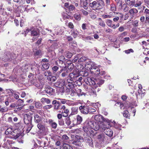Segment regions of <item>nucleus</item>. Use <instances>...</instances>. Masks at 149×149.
I'll return each mask as SVG.
<instances>
[{"mask_svg": "<svg viewBox=\"0 0 149 149\" xmlns=\"http://www.w3.org/2000/svg\"><path fill=\"white\" fill-rule=\"evenodd\" d=\"M63 147L66 149H68L69 147V145L66 143H63Z\"/></svg>", "mask_w": 149, "mask_h": 149, "instance_id": "13d9d810", "label": "nucleus"}, {"mask_svg": "<svg viewBox=\"0 0 149 149\" xmlns=\"http://www.w3.org/2000/svg\"><path fill=\"white\" fill-rule=\"evenodd\" d=\"M65 81L64 80L61 79L56 82L54 84V86L58 88H61L64 86Z\"/></svg>", "mask_w": 149, "mask_h": 149, "instance_id": "9b49d317", "label": "nucleus"}, {"mask_svg": "<svg viewBox=\"0 0 149 149\" xmlns=\"http://www.w3.org/2000/svg\"><path fill=\"white\" fill-rule=\"evenodd\" d=\"M45 76H49L51 75L52 73L49 71H48L47 72H45Z\"/></svg>", "mask_w": 149, "mask_h": 149, "instance_id": "69168bd1", "label": "nucleus"}, {"mask_svg": "<svg viewBox=\"0 0 149 149\" xmlns=\"http://www.w3.org/2000/svg\"><path fill=\"white\" fill-rule=\"evenodd\" d=\"M42 54V52L40 50H37L35 53V55L36 56H41Z\"/></svg>", "mask_w": 149, "mask_h": 149, "instance_id": "4c0bfd02", "label": "nucleus"}, {"mask_svg": "<svg viewBox=\"0 0 149 149\" xmlns=\"http://www.w3.org/2000/svg\"><path fill=\"white\" fill-rule=\"evenodd\" d=\"M96 111L95 109L92 108L91 107H89L88 113H91L95 112Z\"/></svg>", "mask_w": 149, "mask_h": 149, "instance_id": "8fccbe9b", "label": "nucleus"}, {"mask_svg": "<svg viewBox=\"0 0 149 149\" xmlns=\"http://www.w3.org/2000/svg\"><path fill=\"white\" fill-rule=\"evenodd\" d=\"M23 0H13L14 2L17 3L19 4H22L24 3V1H23Z\"/></svg>", "mask_w": 149, "mask_h": 149, "instance_id": "79ce46f5", "label": "nucleus"}, {"mask_svg": "<svg viewBox=\"0 0 149 149\" xmlns=\"http://www.w3.org/2000/svg\"><path fill=\"white\" fill-rule=\"evenodd\" d=\"M88 80L89 85L92 86L91 91L95 95L97 92H98L101 89L100 87L104 83L103 80L101 79L88 78Z\"/></svg>", "mask_w": 149, "mask_h": 149, "instance_id": "f257e3e1", "label": "nucleus"}, {"mask_svg": "<svg viewBox=\"0 0 149 149\" xmlns=\"http://www.w3.org/2000/svg\"><path fill=\"white\" fill-rule=\"evenodd\" d=\"M103 121L106 122L107 123L106 124H105L106 125L110 126L111 121L107 119V118H103ZM105 124L104 123V124Z\"/></svg>", "mask_w": 149, "mask_h": 149, "instance_id": "ea45409f", "label": "nucleus"}, {"mask_svg": "<svg viewBox=\"0 0 149 149\" xmlns=\"http://www.w3.org/2000/svg\"><path fill=\"white\" fill-rule=\"evenodd\" d=\"M106 23L109 26L114 29L120 26V24L119 23H117L116 25L113 23V22L112 20L109 19H107L106 20Z\"/></svg>", "mask_w": 149, "mask_h": 149, "instance_id": "1a4fd4ad", "label": "nucleus"}, {"mask_svg": "<svg viewBox=\"0 0 149 149\" xmlns=\"http://www.w3.org/2000/svg\"><path fill=\"white\" fill-rule=\"evenodd\" d=\"M83 129L84 131L87 133L91 131L92 129L96 131L98 130L99 129V126L94 121H87L86 122Z\"/></svg>", "mask_w": 149, "mask_h": 149, "instance_id": "f03ea898", "label": "nucleus"}, {"mask_svg": "<svg viewBox=\"0 0 149 149\" xmlns=\"http://www.w3.org/2000/svg\"><path fill=\"white\" fill-rule=\"evenodd\" d=\"M85 141L88 143V144L90 146L92 147L93 146V143L92 141V140L91 137L88 136L85 138Z\"/></svg>", "mask_w": 149, "mask_h": 149, "instance_id": "dca6fc26", "label": "nucleus"}, {"mask_svg": "<svg viewBox=\"0 0 149 149\" xmlns=\"http://www.w3.org/2000/svg\"><path fill=\"white\" fill-rule=\"evenodd\" d=\"M33 78V80H30V82L31 83V84L33 85L36 82V79L35 77H34V78Z\"/></svg>", "mask_w": 149, "mask_h": 149, "instance_id": "bf43d9fd", "label": "nucleus"}, {"mask_svg": "<svg viewBox=\"0 0 149 149\" xmlns=\"http://www.w3.org/2000/svg\"><path fill=\"white\" fill-rule=\"evenodd\" d=\"M37 127L40 132L43 133H46L48 131V129L45 127V126L42 125L41 123H38L37 125Z\"/></svg>", "mask_w": 149, "mask_h": 149, "instance_id": "9d476101", "label": "nucleus"}, {"mask_svg": "<svg viewBox=\"0 0 149 149\" xmlns=\"http://www.w3.org/2000/svg\"><path fill=\"white\" fill-rule=\"evenodd\" d=\"M77 91V94L79 96H82L83 95H85V93L81 92V90L80 89H78L77 90H76Z\"/></svg>", "mask_w": 149, "mask_h": 149, "instance_id": "7c9ffc66", "label": "nucleus"}, {"mask_svg": "<svg viewBox=\"0 0 149 149\" xmlns=\"http://www.w3.org/2000/svg\"><path fill=\"white\" fill-rule=\"evenodd\" d=\"M111 10L113 11H115L116 10V8L115 5L111 4Z\"/></svg>", "mask_w": 149, "mask_h": 149, "instance_id": "c03bdc74", "label": "nucleus"}, {"mask_svg": "<svg viewBox=\"0 0 149 149\" xmlns=\"http://www.w3.org/2000/svg\"><path fill=\"white\" fill-rule=\"evenodd\" d=\"M35 106L36 108L37 109H40L42 107L41 104L40 102H36L35 103Z\"/></svg>", "mask_w": 149, "mask_h": 149, "instance_id": "58836bf2", "label": "nucleus"}, {"mask_svg": "<svg viewBox=\"0 0 149 149\" xmlns=\"http://www.w3.org/2000/svg\"><path fill=\"white\" fill-rule=\"evenodd\" d=\"M14 56V54H11L10 52H7L4 54L2 60L5 61H10L11 59L15 58Z\"/></svg>", "mask_w": 149, "mask_h": 149, "instance_id": "39448f33", "label": "nucleus"}, {"mask_svg": "<svg viewBox=\"0 0 149 149\" xmlns=\"http://www.w3.org/2000/svg\"><path fill=\"white\" fill-rule=\"evenodd\" d=\"M48 122L52 128L55 129L56 128L57 126V124L55 122H53V120L52 119H49Z\"/></svg>", "mask_w": 149, "mask_h": 149, "instance_id": "412c9836", "label": "nucleus"}, {"mask_svg": "<svg viewBox=\"0 0 149 149\" xmlns=\"http://www.w3.org/2000/svg\"><path fill=\"white\" fill-rule=\"evenodd\" d=\"M123 115L124 117L128 118H130V115L128 111L127 110L124 111Z\"/></svg>", "mask_w": 149, "mask_h": 149, "instance_id": "473e14b6", "label": "nucleus"}, {"mask_svg": "<svg viewBox=\"0 0 149 149\" xmlns=\"http://www.w3.org/2000/svg\"><path fill=\"white\" fill-rule=\"evenodd\" d=\"M75 133L78 135L75 134V145L81 146V141L83 140V138L80 136V134L81 133V131L79 129H76L75 130Z\"/></svg>", "mask_w": 149, "mask_h": 149, "instance_id": "20e7f679", "label": "nucleus"}, {"mask_svg": "<svg viewBox=\"0 0 149 149\" xmlns=\"http://www.w3.org/2000/svg\"><path fill=\"white\" fill-rule=\"evenodd\" d=\"M62 115L64 117H66L68 115L69 110L67 109L62 111Z\"/></svg>", "mask_w": 149, "mask_h": 149, "instance_id": "2f4dec72", "label": "nucleus"}, {"mask_svg": "<svg viewBox=\"0 0 149 149\" xmlns=\"http://www.w3.org/2000/svg\"><path fill=\"white\" fill-rule=\"evenodd\" d=\"M42 120V118L40 117L38 114H36L34 116V121L35 123H38L41 121Z\"/></svg>", "mask_w": 149, "mask_h": 149, "instance_id": "aec40b11", "label": "nucleus"}, {"mask_svg": "<svg viewBox=\"0 0 149 149\" xmlns=\"http://www.w3.org/2000/svg\"><path fill=\"white\" fill-rule=\"evenodd\" d=\"M45 91L49 95H52L54 94L53 89L50 87H48L47 88L45 89Z\"/></svg>", "mask_w": 149, "mask_h": 149, "instance_id": "a211bd4d", "label": "nucleus"}, {"mask_svg": "<svg viewBox=\"0 0 149 149\" xmlns=\"http://www.w3.org/2000/svg\"><path fill=\"white\" fill-rule=\"evenodd\" d=\"M86 58L84 56L82 57L79 60V62H81L84 61L86 60Z\"/></svg>", "mask_w": 149, "mask_h": 149, "instance_id": "49530a36", "label": "nucleus"}, {"mask_svg": "<svg viewBox=\"0 0 149 149\" xmlns=\"http://www.w3.org/2000/svg\"><path fill=\"white\" fill-rule=\"evenodd\" d=\"M91 17L93 19H95L96 18V16L94 14H92L90 15Z\"/></svg>", "mask_w": 149, "mask_h": 149, "instance_id": "338daca9", "label": "nucleus"}, {"mask_svg": "<svg viewBox=\"0 0 149 149\" xmlns=\"http://www.w3.org/2000/svg\"><path fill=\"white\" fill-rule=\"evenodd\" d=\"M65 56L68 58H70L72 57V54L70 52H68L65 54Z\"/></svg>", "mask_w": 149, "mask_h": 149, "instance_id": "de8ad7c7", "label": "nucleus"}, {"mask_svg": "<svg viewBox=\"0 0 149 149\" xmlns=\"http://www.w3.org/2000/svg\"><path fill=\"white\" fill-rule=\"evenodd\" d=\"M70 80L71 81V82H68V88L71 89V91L72 92L71 93V95L72 96H74V73L73 72L70 73Z\"/></svg>", "mask_w": 149, "mask_h": 149, "instance_id": "7ed1b4c3", "label": "nucleus"}, {"mask_svg": "<svg viewBox=\"0 0 149 149\" xmlns=\"http://www.w3.org/2000/svg\"><path fill=\"white\" fill-rule=\"evenodd\" d=\"M59 100L63 104H64L66 102L67 100L65 99H59Z\"/></svg>", "mask_w": 149, "mask_h": 149, "instance_id": "0e129e2a", "label": "nucleus"}, {"mask_svg": "<svg viewBox=\"0 0 149 149\" xmlns=\"http://www.w3.org/2000/svg\"><path fill=\"white\" fill-rule=\"evenodd\" d=\"M99 21V24L100 26L102 27H104L105 26V24L104 22L103 21L101 18H99L98 19Z\"/></svg>", "mask_w": 149, "mask_h": 149, "instance_id": "cd10ccee", "label": "nucleus"}, {"mask_svg": "<svg viewBox=\"0 0 149 149\" xmlns=\"http://www.w3.org/2000/svg\"><path fill=\"white\" fill-rule=\"evenodd\" d=\"M85 65H94L95 63L93 62H92L91 60L89 59L86 60Z\"/></svg>", "mask_w": 149, "mask_h": 149, "instance_id": "c756f323", "label": "nucleus"}, {"mask_svg": "<svg viewBox=\"0 0 149 149\" xmlns=\"http://www.w3.org/2000/svg\"><path fill=\"white\" fill-rule=\"evenodd\" d=\"M102 17L104 18H110L111 17V16L109 15H102Z\"/></svg>", "mask_w": 149, "mask_h": 149, "instance_id": "052dcab7", "label": "nucleus"}, {"mask_svg": "<svg viewBox=\"0 0 149 149\" xmlns=\"http://www.w3.org/2000/svg\"><path fill=\"white\" fill-rule=\"evenodd\" d=\"M80 3L81 6H83L84 9H87V8L88 2L89 1V0H80Z\"/></svg>", "mask_w": 149, "mask_h": 149, "instance_id": "f3484780", "label": "nucleus"}, {"mask_svg": "<svg viewBox=\"0 0 149 149\" xmlns=\"http://www.w3.org/2000/svg\"><path fill=\"white\" fill-rule=\"evenodd\" d=\"M138 22L139 21L137 20H135L134 22L133 25L135 26H138Z\"/></svg>", "mask_w": 149, "mask_h": 149, "instance_id": "e2e57ef3", "label": "nucleus"}, {"mask_svg": "<svg viewBox=\"0 0 149 149\" xmlns=\"http://www.w3.org/2000/svg\"><path fill=\"white\" fill-rule=\"evenodd\" d=\"M103 117L100 115H97L95 116L94 119L95 121L97 122H102Z\"/></svg>", "mask_w": 149, "mask_h": 149, "instance_id": "6ab92c4d", "label": "nucleus"}, {"mask_svg": "<svg viewBox=\"0 0 149 149\" xmlns=\"http://www.w3.org/2000/svg\"><path fill=\"white\" fill-rule=\"evenodd\" d=\"M31 35L32 36H34L37 38L39 36L38 32L36 30H33L31 32Z\"/></svg>", "mask_w": 149, "mask_h": 149, "instance_id": "393cba45", "label": "nucleus"}, {"mask_svg": "<svg viewBox=\"0 0 149 149\" xmlns=\"http://www.w3.org/2000/svg\"><path fill=\"white\" fill-rule=\"evenodd\" d=\"M3 141L4 143L2 146L4 148L7 147L8 145H10L13 143L12 141L10 140V138L6 135Z\"/></svg>", "mask_w": 149, "mask_h": 149, "instance_id": "0eeeda50", "label": "nucleus"}, {"mask_svg": "<svg viewBox=\"0 0 149 149\" xmlns=\"http://www.w3.org/2000/svg\"><path fill=\"white\" fill-rule=\"evenodd\" d=\"M109 126L106 125L105 124H103L102 129L104 133L109 137L112 136L113 132L111 129L109 128Z\"/></svg>", "mask_w": 149, "mask_h": 149, "instance_id": "423d86ee", "label": "nucleus"}, {"mask_svg": "<svg viewBox=\"0 0 149 149\" xmlns=\"http://www.w3.org/2000/svg\"><path fill=\"white\" fill-rule=\"evenodd\" d=\"M89 107L88 106H84V108L81 112L84 114H87L88 113Z\"/></svg>", "mask_w": 149, "mask_h": 149, "instance_id": "bb28decb", "label": "nucleus"}, {"mask_svg": "<svg viewBox=\"0 0 149 149\" xmlns=\"http://www.w3.org/2000/svg\"><path fill=\"white\" fill-rule=\"evenodd\" d=\"M99 4L97 2L94 1L90 2L89 6L93 10H95L97 9L99 7Z\"/></svg>", "mask_w": 149, "mask_h": 149, "instance_id": "f8f14e48", "label": "nucleus"}, {"mask_svg": "<svg viewBox=\"0 0 149 149\" xmlns=\"http://www.w3.org/2000/svg\"><path fill=\"white\" fill-rule=\"evenodd\" d=\"M28 127L27 128L26 130V132L27 133L29 132L30 131L33 127V125L31 123L28 124Z\"/></svg>", "mask_w": 149, "mask_h": 149, "instance_id": "a19ab883", "label": "nucleus"}, {"mask_svg": "<svg viewBox=\"0 0 149 149\" xmlns=\"http://www.w3.org/2000/svg\"><path fill=\"white\" fill-rule=\"evenodd\" d=\"M58 124L61 126L63 125L64 124V122L63 120L62 119L58 120Z\"/></svg>", "mask_w": 149, "mask_h": 149, "instance_id": "09e8293b", "label": "nucleus"}, {"mask_svg": "<svg viewBox=\"0 0 149 149\" xmlns=\"http://www.w3.org/2000/svg\"><path fill=\"white\" fill-rule=\"evenodd\" d=\"M77 123L78 124H80L82 121V119L81 116L78 115L77 117Z\"/></svg>", "mask_w": 149, "mask_h": 149, "instance_id": "72a5a7b5", "label": "nucleus"}, {"mask_svg": "<svg viewBox=\"0 0 149 149\" xmlns=\"http://www.w3.org/2000/svg\"><path fill=\"white\" fill-rule=\"evenodd\" d=\"M62 16L63 18L64 19H65L68 18L69 17V16L66 13H62Z\"/></svg>", "mask_w": 149, "mask_h": 149, "instance_id": "37998d69", "label": "nucleus"}, {"mask_svg": "<svg viewBox=\"0 0 149 149\" xmlns=\"http://www.w3.org/2000/svg\"><path fill=\"white\" fill-rule=\"evenodd\" d=\"M42 70V71H44L45 70L49 68V66H40Z\"/></svg>", "mask_w": 149, "mask_h": 149, "instance_id": "a18cd8bd", "label": "nucleus"}, {"mask_svg": "<svg viewBox=\"0 0 149 149\" xmlns=\"http://www.w3.org/2000/svg\"><path fill=\"white\" fill-rule=\"evenodd\" d=\"M13 96L17 100L18 99L19 97V96L16 93L13 94Z\"/></svg>", "mask_w": 149, "mask_h": 149, "instance_id": "774afa93", "label": "nucleus"}, {"mask_svg": "<svg viewBox=\"0 0 149 149\" xmlns=\"http://www.w3.org/2000/svg\"><path fill=\"white\" fill-rule=\"evenodd\" d=\"M81 19V17L80 14L79 13H76L75 14V19L78 21H80Z\"/></svg>", "mask_w": 149, "mask_h": 149, "instance_id": "e433bc0d", "label": "nucleus"}, {"mask_svg": "<svg viewBox=\"0 0 149 149\" xmlns=\"http://www.w3.org/2000/svg\"><path fill=\"white\" fill-rule=\"evenodd\" d=\"M67 66H66L64 68V70H62L63 71V72L62 74V76L63 77H64L66 75H68V69L67 68Z\"/></svg>", "mask_w": 149, "mask_h": 149, "instance_id": "a878e982", "label": "nucleus"}, {"mask_svg": "<svg viewBox=\"0 0 149 149\" xmlns=\"http://www.w3.org/2000/svg\"><path fill=\"white\" fill-rule=\"evenodd\" d=\"M141 4L142 3L140 1L137 0L136 1V2L134 3V5H133V6H134L135 7H139L141 6Z\"/></svg>", "mask_w": 149, "mask_h": 149, "instance_id": "f704fd0d", "label": "nucleus"}, {"mask_svg": "<svg viewBox=\"0 0 149 149\" xmlns=\"http://www.w3.org/2000/svg\"><path fill=\"white\" fill-rule=\"evenodd\" d=\"M32 116L27 114H25L24 115V120L25 124H28L31 123Z\"/></svg>", "mask_w": 149, "mask_h": 149, "instance_id": "6e6552de", "label": "nucleus"}, {"mask_svg": "<svg viewBox=\"0 0 149 149\" xmlns=\"http://www.w3.org/2000/svg\"><path fill=\"white\" fill-rule=\"evenodd\" d=\"M97 139L101 143H102L104 141L106 140V136L103 134H100L98 135Z\"/></svg>", "mask_w": 149, "mask_h": 149, "instance_id": "4468645a", "label": "nucleus"}, {"mask_svg": "<svg viewBox=\"0 0 149 149\" xmlns=\"http://www.w3.org/2000/svg\"><path fill=\"white\" fill-rule=\"evenodd\" d=\"M120 5L121 6V9L123 10L124 12H126L128 11L129 9V7L128 6H127L126 4L124 3L122 5V4H120Z\"/></svg>", "mask_w": 149, "mask_h": 149, "instance_id": "4be33fe9", "label": "nucleus"}, {"mask_svg": "<svg viewBox=\"0 0 149 149\" xmlns=\"http://www.w3.org/2000/svg\"><path fill=\"white\" fill-rule=\"evenodd\" d=\"M52 105H47L45 106L44 107V108L45 109H49L52 108Z\"/></svg>", "mask_w": 149, "mask_h": 149, "instance_id": "680f3d73", "label": "nucleus"}, {"mask_svg": "<svg viewBox=\"0 0 149 149\" xmlns=\"http://www.w3.org/2000/svg\"><path fill=\"white\" fill-rule=\"evenodd\" d=\"M5 134L6 135H11L13 136L15 135V133L13 129L11 128L7 129L5 131Z\"/></svg>", "mask_w": 149, "mask_h": 149, "instance_id": "2eb2a0df", "label": "nucleus"}, {"mask_svg": "<svg viewBox=\"0 0 149 149\" xmlns=\"http://www.w3.org/2000/svg\"><path fill=\"white\" fill-rule=\"evenodd\" d=\"M65 123L68 125H70L69 127L70 129L72 128V127H73L74 126V123H72V125L71 124V121L69 119V118H67L66 119L65 121Z\"/></svg>", "mask_w": 149, "mask_h": 149, "instance_id": "b1692460", "label": "nucleus"}, {"mask_svg": "<svg viewBox=\"0 0 149 149\" xmlns=\"http://www.w3.org/2000/svg\"><path fill=\"white\" fill-rule=\"evenodd\" d=\"M144 12L146 15V17H149V10L147 8L146 9Z\"/></svg>", "mask_w": 149, "mask_h": 149, "instance_id": "603ef678", "label": "nucleus"}, {"mask_svg": "<svg viewBox=\"0 0 149 149\" xmlns=\"http://www.w3.org/2000/svg\"><path fill=\"white\" fill-rule=\"evenodd\" d=\"M8 110V109L6 107H3L0 108V112L1 113L7 112Z\"/></svg>", "mask_w": 149, "mask_h": 149, "instance_id": "c9c22d12", "label": "nucleus"}, {"mask_svg": "<svg viewBox=\"0 0 149 149\" xmlns=\"http://www.w3.org/2000/svg\"><path fill=\"white\" fill-rule=\"evenodd\" d=\"M30 30L28 29H27L26 30L24 31V32H22V34H24V36H26V34L29 32Z\"/></svg>", "mask_w": 149, "mask_h": 149, "instance_id": "3c124183", "label": "nucleus"}, {"mask_svg": "<svg viewBox=\"0 0 149 149\" xmlns=\"http://www.w3.org/2000/svg\"><path fill=\"white\" fill-rule=\"evenodd\" d=\"M75 82H76V84L75 83V85L76 86H80V85H81L82 84L81 82L80 81L77 80L76 81H75Z\"/></svg>", "mask_w": 149, "mask_h": 149, "instance_id": "6e6d98bb", "label": "nucleus"}, {"mask_svg": "<svg viewBox=\"0 0 149 149\" xmlns=\"http://www.w3.org/2000/svg\"><path fill=\"white\" fill-rule=\"evenodd\" d=\"M41 102L42 103L46 102L47 104H49L50 103V100L48 98L43 97L41 99Z\"/></svg>", "mask_w": 149, "mask_h": 149, "instance_id": "c85d7f7f", "label": "nucleus"}, {"mask_svg": "<svg viewBox=\"0 0 149 149\" xmlns=\"http://www.w3.org/2000/svg\"><path fill=\"white\" fill-rule=\"evenodd\" d=\"M24 106V105L23 104H22L21 105V107H19V106H16V109H17L18 111H19L23 109V107Z\"/></svg>", "mask_w": 149, "mask_h": 149, "instance_id": "5fc2aeb1", "label": "nucleus"}, {"mask_svg": "<svg viewBox=\"0 0 149 149\" xmlns=\"http://www.w3.org/2000/svg\"><path fill=\"white\" fill-rule=\"evenodd\" d=\"M59 107V102H58V103H56L54 105V108L55 109H58Z\"/></svg>", "mask_w": 149, "mask_h": 149, "instance_id": "4d7b16f0", "label": "nucleus"}, {"mask_svg": "<svg viewBox=\"0 0 149 149\" xmlns=\"http://www.w3.org/2000/svg\"><path fill=\"white\" fill-rule=\"evenodd\" d=\"M125 2L127 5L130 6H133V5L135 3L134 1H130V0H125Z\"/></svg>", "mask_w": 149, "mask_h": 149, "instance_id": "5701e85b", "label": "nucleus"}, {"mask_svg": "<svg viewBox=\"0 0 149 149\" xmlns=\"http://www.w3.org/2000/svg\"><path fill=\"white\" fill-rule=\"evenodd\" d=\"M138 12V10L135 8H132L129 11V13L131 17V18H133L134 16H136Z\"/></svg>", "mask_w": 149, "mask_h": 149, "instance_id": "ddd939ff", "label": "nucleus"}, {"mask_svg": "<svg viewBox=\"0 0 149 149\" xmlns=\"http://www.w3.org/2000/svg\"><path fill=\"white\" fill-rule=\"evenodd\" d=\"M133 52V50L131 49H129L127 50H126L125 51V53L127 54H129L130 53V52Z\"/></svg>", "mask_w": 149, "mask_h": 149, "instance_id": "864d4df0", "label": "nucleus"}]
</instances>
